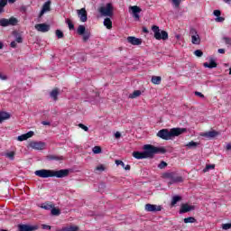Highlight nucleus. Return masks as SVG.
<instances>
[{"mask_svg": "<svg viewBox=\"0 0 231 231\" xmlns=\"http://www.w3.org/2000/svg\"><path fill=\"white\" fill-rule=\"evenodd\" d=\"M143 150L144 152H134V158H136V160H143V158H152V156L158 154V152H165V150H161L151 144H145Z\"/></svg>", "mask_w": 231, "mask_h": 231, "instance_id": "f257e3e1", "label": "nucleus"}, {"mask_svg": "<svg viewBox=\"0 0 231 231\" xmlns=\"http://www.w3.org/2000/svg\"><path fill=\"white\" fill-rule=\"evenodd\" d=\"M35 176L38 178H66L69 174V170H38L34 171Z\"/></svg>", "mask_w": 231, "mask_h": 231, "instance_id": "f03ea898", "label": "nucleus"}, {"mask_svg": "<svg viewBox=\"0 0 231 231\" xmlns=\"http://www.w3.org/2000/svg\"><path fill=\"white\" fill-rule=\"evenodd\" d=\"M183 133H187V128H171L170 131L167 129L160 130L157 133V136L162 138V140H171V138L174 136H180V134H183Z\"/></svg>", "mask_w": 231, "mask_h": 231, "instance_id": "7ed1b4c3", "label": "nucleus"}, {"mask_svg": "<svg viewBox=\"0 0 231 231\" xmlns=\"http://www.w3.org/2000/svg\"><path fill=\"white\" fill-rule=\"evenodd\" d=\"M152 31L153 32V37L156 41H167V39H169V33L166 31L161 30L157 25H152Z\"/></svg>", "mask_w": 231, "mask_h": 231, "instance_id": "20e7f679", "label": "nucleus"}, {"mask_svg": "<svg viewBox=\"0 0 231 231\" xmlns=\"http://www.w3.org/2000/svg\"><path fill=\"white\" fill-rule=\"evenodd\" d=\"M162 178L169 180V185H174V183H181V181H183V177L174 172H165Z\"/></svg>", "mask_w": 231, "mask_h": 231, "instance_id": "39448f33", "label": "nucleus"}, {"mask_svg": "<svg viewBox=\"0 0 231 231\" xmlns=\"http://www.w3.org/2000/svg\"><path fill=\"white\" fill-rule=\"evenodd\" d=\"M98 12L101 17H113V5L108 3L106 5L99 7Z\"/></svg>", "mask_w": 231, "mask_h": 231, "instance_id": "423d86ee", "label": "nucleus"}, {"mask_svg": "<svg viewBox=\"0 0 231 231\" xmlns=\"http://www.w3.org/2000/svg\"><path fill=\"white\" fill-rule=\"evenodd\" d=\"M189 33L191 35L192 44L199 45L201 43V38L199 37V34H198V31H196V29H190Z\"/></svg>", "mask_w": 231, "mask_h": 231, "instance_id": "0eeeda50", "label": "nucleus"}, {"mask_svg": "<svg viewBox=\"0 0 231 231\" xmlns=\"http://www.w3.org/2000/svg\"><path fill=\"white\" fill-rule=\"evenodd\" d=\"M78 17L81 23L88 22V11L86 8H81L77 10Z\"/></svg>", "mask_w": 231, "mask_h": 231, "instance_id": "6e6552de", "label": "nucleus"}, {"mask_svg": "<svg viewBox=\"0 0 231 231\" xmlns=\"http://www.w3.org/2000/svg\"><path fill=\"white\" fill-rule=\"evenodd\" d=\"M30 147L35 151H44L46 149V143L44 142H32L30 143Z\"/></svg>", "mask_w": 231, "mask_h": 231, "instance_id": "1a4fd4ad", "label": "nucleus"}, {"mask_svg": "<svg viewBox=\"0 0 231 231\" xmlns=\"http://www.w3.org/2000/svg\"><path fill=\"white\" fill-rule=\"evenodd\" d=\"M18 230L19 231H35V230H39V226L38 225L30 226L26 224H21L18 226Z\"/></svg>", "mask_w": 231, "mask_h": 231, "instance_id": "9d476101", "label": "nucleus"}, {"mask_svg": "<svg viewBox=\"0 0 231 231\" xmlns=\"http://www.w3.org/2000/svg\"><path fill=\"white\" fill-rule=\"evenodd\" d=\"M144 210L146 212H162V206L154 204H146L144 206Z\"/></svg>", "mask_w": 231, "mask_h": 231, "instance_id": "9b49d317", "label": "nucleus"}, {"mask_svg": "<svg viewBox=\"0 0 231 231\" xmlns=\"http://www.w3.org/2000/svg\"><path fill=\"white\" fill-rule=\"evenodd\" d=\"M129 10H131L132 15L135 19V21H140V12H142V9L137 5H134L130 6Z\"/></svg>", "mask_w": 231, "mask_h": 231, "instance_id": "f8f14e48", "label": "nucleus"}, {"mask_svg": "<svg viewBox=\"0 0 231 231\" xmlns=\"http://www.w3.org/2000/svg\"><path fill=\"white\" fill-rule=\"evenodd\" d=\"M37 32H41L42 33H46V32H50V25L46 23H38L34 26Z\"/></svg>", "mask_w": 231, "mask_h": 231, "instance_id": "ddd939ff", "label": "nucleus"}, {"mask_svg": "<svg viewBox=\"0 0 231 231\" xmlns=\"http://www.w3.org/2000/svg\"><path fill=\"white\" fill-rule=\"evenodd\" d=\"M201 136H204V138H208V140H212V138H216V136H219V132L213 130V131L201 134Z\"/></svg>", "mask_w": 231, "mask_h": 231, "instance_id": "4468645a", "label": "nucleus"}, {"mask_svg": "<svg viewBox=\"0 0 231 231\" xmlns=\"http://www.w3.org/2000/svg\"><path fill=\"white\" fill-rule=\"evenodd\" d=\"M127 42H129V44H133V46H140V44H142V39L134 36H129L127 37Z\"/></svg>", "mask_w": 231, "mask_h": 231, "instance_id": "2eb2a0df", "label": "nucleus"}, {"mask_svg": "<svg viewBox=\"0 0 231 231\" xmlns=\"http://www.w3.org/2000/svg\"><path fill=\"white\" fill-rule=\"evenodd\" d=\"M51 5V1H47L43 4L42 5V8L40 12V14H39V17H42L45 14L46 12H50L51 10V7L50 5Z\"/></svg>", "mask_w": 231, "mask_h": 231, "instance_id": "dca6fc26", "label": "nucleus"}, {"mask_svg": "<svg viewBox=\"0 0 231 231\" xmlns=\"http://www.w3.org/2000/svg\"><path fill=\"white\" fill-rule=\"evenodd\" d=\"M190 210H194V206H190L189 204H182L180 209V214H185L187 212H190Z\"/></svg>", "mask_w": 231, "mask_h": 231, "instance_id": "f3484780", "label": "nucleus"}, {"mask_svg": "<svg viewBox=\"0 0 231 231\" xmlns=\"http://www.w3.org/2000/svg\"><path fill=\"white\" fill-rule=\"evenodd\" d=\"M203 66L204 68H208L209 69H212L213 68H217V63H216V60H214V58H209V63L205 62Z\"/></svg>", "mask_w": 231, "mask_h": 231, "instance_id": "a211bd4d", "label": "nucleus"}, {"mask_svg": "<svg viewBox=\"0 0 231 231\" xmlns=\"http://www.w3.org/2000/svg\"><path fill=\"white\" fill-rule=\"evenodd\" d=\"M33 136V132L30 131L27 134H23L17 137L18 142H24V140H28V138H32Z\"/></svg>", "mask_w": 231, "mask_h": 231, "instance_id": "6ab92c4d", "label": "nucleus"}, {"mask_svg": "<svg viewBox=\"0 0 231 231\" xmlns=\"http://www.w3.org/2000/svg\"><path fill=\"white\" fill-rule=\"evenodd\" d=\"M56 231H79V226H64L62 228L56 229Z\"/></svg>", "mask_w": 231, "mask_h": 231, "instance_id": "aec40b11", "label": "nucleus"}, {"mask_svg": "<svg viewBox=\"0 0 231 231\" xmlns=\"http://www.w3.org/2000/svg\"><path fill=\"white\" fill-rule=\"evenodd\" d=\"M103 24L106 26V28H107V30H111V28H113V22L110 18H106L103 22Z\"/></svg>", "mask_w": 231, "mask_h": 231, "instance_id": "412c9836", "label": "nucleus"}, {"mask_svg": "<svg viewBox=\"0 0 231 231\" xmlns=\"http://www.w3.org/2000/svg\"><path fill=\"white\" fill-rule=\"evenodd\" d=\"M47 160H49L51 162L53 160H55L56 162H60V161L64 160V157L57 156V155H48Z\"/></svg>", "mask_w": 231, "mask_h": 231, "instance_id": "4be33fe9", "label": "nucleus"}, {"mask_svg": "<svg viewBox=\"0 0 231 231\" xmlns=\"http://www.w3.org/2000/svg\"><path fill=\"white\" fill-rule=\"evenodd\" d=\"M10 118V114L6 112H0V124L4 122V120H8Z\"/></svg>", "mask_w": 231, "mask_h": 231, "instance_id": "5701e85b", "label": "nucleus"}, {"mask_svg": "<svg viewBox=\"0 0 231 231\" xmlns=\"http://www.w3.org/2000/svg\"><path fill=\"white\" fill-rule=\"evenodd\" d=\"M152 84H155L157 86L162 84V77H160V76H152Z\"/></svg>", "mask_w": 231, "mask_h": 231, "instance_id": "b1692460", "label": "nucleus"}, {"mask_svg": "<svg viewBox=\"0 0 231 231\" xmlns=\"http://www.w3.org/2000/svg\"><path fill=\"white\" fill-rule=\"evenodd\" d=\"M86 26L84 25H79L77 29V33L78 35H84L86 33Z\"/></svg>", "mask_w": 231, "mask_h": 231, "instance_id": "393cba45", "label": "nucleus"}, {"mask_svg": "<svg viewBox=\"0 0 231 231\" xmlns=\"http://www.w3.org/2000/svg\"><path fill=\"white\" fill-rule=\"evenodd\" d=\"M198 145H199V143L191 141V142L188 143L185 146L188 147V149H196V147H198Z\"/></svg>", "mask_w": 231, "mask_h": 231, "instance_id": "a878e982", "label": "nucleus"}, {"mask_svg": "<svg viewBox=\"0 0 231 231\" xmlns=\"http://www.w3.org/2000/svg\"><path fill=\"white\" fill-rule=\"evenodd\" d=\"M8 5V0H0V14L5 12V6Z\"/></svg>", "mask_w": 231, "mask_h": 231, "instance_id": "bb28decb", "label": "nucleus"}, {"mask_svg": "<svg viewBox=\"0 0 231 231\" xmlns=\"http://www.w3.org/2000/svg\"><path fill=\"white\" fill-rule=\"evenodd\" d=\"M41 208H43L44 210H51V208H53V204L43 203L41 205Z\"/></svg>", "mask_w": 231, "mask_h": 231, "instance_id": "cd10ccee", "label": "nucleus"}, {"mask_svg": "<svg viewBox=\"0 0 231 231\" xmlns=\"http://www.w3.org/2000/svg\"><path fill=\"white\" fill-rule=\"evenodd\" d=\"M9 26H16L17 23H19V20L15 17H11L8 19Z\"/></svg>", "mask_w": 231, "mask_h": 231, "instance_id": "c85d7f7f", "label": "nucleus"}, {"mask_svg": "<svg viewBox=\"0 0 231 231\" xmlns=\"http://www.w3.org/2000/svg\"><path fill=\"white\" fill-rule=\"evenodd\" d=\"M51 214L52 216H60V210L59 208H56L55 206H53V208H51Z\"/></svg>", "mask_w": 231, "mask_h": 231, "instance_id": "c756f323", "label": "nucleus"}, {"mask_svg": "<svg viewBox=\"0 0 231 231\" xmlns=\"http://www.w3.org/2000/svg\"><path fill=\"white\" fill-rule=\"evenodd\" d=\"M57 97H59V90L58 89H53L51 92V98H52L53 100H57Z\"/></svg>", "mask_w": 231, "mask_h": 231, "instance_id": "7c9ffc66", "label": "nucleus"}, {"mask_svg": "<svg viewBox=\"0 0 231 231\" xmlns=\"http://www.w3.org/2000/svg\"><path fill=\"white\" fill-rule=\"evenodd\" d=\"M142 95V91L134 90L133 94H130L129 98H136Z\"/></svg>", "mask_w": 231, "mask_h": 231, "instance_id": "2f4dec72", "label": "nucleus"}, {"mask_svg": "<svg viewBox=\"0 0 231 231\" xmlns=\"http://www.w3.org/2000/svg\"><path fill=\"white\" fill-rule=\"evenodd\" d=\"M83 35V42H88L89 41V38L91 37V32L89 31H87Z\"/></svg>", "mask_w": 231, "mask_h": 231, "instance_id": "473e14b6", "label": "nucleus"}, {"mask_svg": "<svg viewBox=\"0 0 231 231\" xmlns=\"http://www.w3.org/2000/svg\"><path fill=\"white\" fill-rule=\"evenodd\" d=\"M0 26H3V27L9 26L8 19L6 18L0 19Z\"/></svg>", "mask_w": 231, "mask_h": 231, "instance_id": "72a5a7b5", "label": "nucleus"}, {"mask_svg": "<svg viewBox=\"0 0 231 231\" xmlns=\"http://www.w3.org/2000/svg\"><path fill=\"white\" fill-rule=\"evenodd\" d=\"M178 201H181V197L180 196H174L171 200V206L174 207Z\"/></svg>", "mask_w": 231, "mask_h": 231, "instance_id": "f704fd0d", "label": "nucleus"}, {"mask_svg": "<svg viewBox=\"0 0 231 231\" xmlns=\"http://www.w3.org/2000/svg\"><path fill=\"white\" fill-rule=\"evenodd\" d=\"M92 152H94V154H100V152H102V148L100 146H95L92 149Z\"/></svg>", "mask_w": 231, "mask_h": 231, "instance_id": "c9c22d12", "label": "nucleus"}, {"mask_svg": "<svg viewBox=\"0 0 231 231\" xmlns=\"http://www.w3.org/2000/svg\"><path fill=\"white\" fill-rule=\"evenodd\" d=\"M184 223H196V218L193 217H189L187 218H184Z\"/></svg>", "mask_w": 231, "mask_h": 231, "instance_id": "e433bc0d", "label": "nucleus"}, {"mask_svg": "<svg viewBox=\"0 0 231 231\" xmlns=\"http://www.w3.org/2000/svg\"><path fill=\"white\" fill-rule=\"evenodd\" d=\"M171 3L174 8H180V5H181V0H171Z\"/></svg>", "mask_w": 231, "mask_h": 231, "instance_id": "4c0bfd02", "label": "nucleus"}, {"mask_svg": "<svg viewBox=\"0 0 231 231\" xmlns=\"http://www.w3.org/2000/svg\"><path fill=\"white\" fill-rule=\"evenodd\" d=\"M66 23L69 26V30H75V25L73 24V23H71V20L67 19Z\"/></svg>", "mask_w": 231, "mask_h": 231, "instance_id": "58836bf2", "label": "nucleus"}, {"mask_svg": "<svg viewBox=\"0 0 231 231\" xmlns=\"http://www.w3.org/2000/svg\"><path fill=\"white\" fill-rule=\"evenodd\" d=\"M56 37H58V39H63L64 32H62V31H60V30H56Z\"/></svg>", "mask_w": 231, "mask_h": 231, "instance_id": "ea45409f", "label": "nucleus"}, {"mask_svg": "<svg viewBox=\"0 0 231 231\" xmlns=\"http://www.w3.org/2000/svg\"><path fill=\"white\" fill-rule=\"evenodd\" d=\"M222 39H223L224 42L226 44H227V46H231V38L224 36Z\"/></svg>", "mask_w": 231, "mask_h": 231, "instance_id": "a19ab883", "label": "nucleus"}, {"mask_svg": "<svg viewBox=\"0 0 231 231\" xmlns=\"http://www.w3.org/2000/svg\"><path fill=\"white\" fill-rule=\"evenodd\" d=\"M5 156H6L7 158H9V160H14V158H15V152H7V153L5 154Z\"/></svg>", "mask_w": 231, "mask_h": 231, "instance_id": "79ce46f5", "label": "nucleus"}, {"mask_svg": "<svg viewBox=\"0 0 231 231\" xmlns=\"http://www.w3.org/2000/svg\"><path fill=\"white\" fill-rule=\"evenodd\" d=\"M222 228H223V230H230L231 223L222 224Z\"/></svg>", "mask_w": 231, "mask_h": 231, "instance_id": "37998d69", "label": "nucleus"}, {"mask_svg": "<svg viewBox=\"0 0 231 231\" xmlns=\"http://www.w3.org/2000/svg\"><path fill=\"white\" fill-rule=\"evenodd\" d=\"M20 12H21L22 14H26V12H28V6H27V5H22V6L20 7Z\"/></svg>", "mask_w": 231, "mask_h": 231, "instance_id": "c03bdc74", "label": "nucleus"}, {"mask_svg": "<svg viewBox=\"0 0 231 231\" xmlns=\"http://www.w3.org/2000/svg\"><path fill=\"white\" fill-rule=\"evenodd\" d=\"M194 55H196V57H203V51H201V50H197L194 51Z\"/></svg>", "mask_w": 231, "mask_h": 231, "instance_id": "a18cd8bd", "label": "nucleus"}, {"mask_svg": "<svg viewBox=\"0 0 231 231\" xmlns=\"http://www.w3.org/2000/svg\"><path fill=\"white\" fill-rule=\"evenodd\" d=\"M165 167H167V162H161V163L158 164V168L159 169H165Z\"/></svg>", "mask_w": 231, "mask_h": 231, "instance_id": "49530a36", "label": "nucleus"}, {"mask_svg": "<svg viewBox=\"0 0 231 231\" xmlns=\"http://www.w3.org/2000/svg\"><path fill=\"white\" fill-rule=\"evenodd\" d=\"M79 127H80V129H83V131H86L87 133L88 131H89V128L86 126L84 124H79Z\"/></svg>", "mask_w": 231, "mask_h": 231, "instance_id": "de8ad7c7", "label": "nucleus"}, {"mask_svg": "<svg viewBox=\"0 0 231 231\" xmlns=\"http://www.w3.org/2000/svg\"><path fill=\"white\" fill-rule=\"evenodd\" d=\"M210 169H214V165L212 164H208L206 166V168L204 169V172H208V171H210Z\"/></svg>", "mask_w": 231, "mask_h": 231, "instance_id": "09e8293b", "label": "nucleus"}, {"mask_svg": "<svg viewBox=\"0 0 231 231\" xmlns=\"http://www.w3.org/2000/svg\"><path fill=\"white\" fill-rule=\"evenodd\" d=\"M42 228L43 230H51V226H48V225H46V224H42Z\"/></svg>", "mask_w": 231, "mask_h": 231, "instance_id": "8fccbe9b", "label": "nucleus"}, {"mask_svg": "<svg viewBox=\"0 0 231 231\" xmlns=\"http://www.w3.org/2000/svg\"><path fill=\"white\" fill-rule=\"evenodd\" d=\"M116 165H121L122 167H125V163L120 160H116Z\"/></svg>", "mask_w": 231, "mask_h": 231, "instance_id": "3c124183", "label": "nucleus"}, {"mask_svg": "<svg viewBox=\"0 0 231 231\" xmlns=\"http://www.w3.org/2000/svg\"><path fill=\"white\" fill-rule=\"evenodd\" d=\"M213 15H215V17H219V16H221V11H219V10H215V11L213 12Z\"/></svg>", "mask_w": 231, "mask_h": 231, "instance_id": "603ef678", "label": "nucleus"}, {"mask_svg": "<svg viewBox=\"0 0 231 231\" xmlns=\"http://www.w3.org/2000/svg\"><path fill=\"white\" fill-rule=\"evenodd\" d=\"M96 171H100L101 172L106 171V168L104 167V165H99L96 168Z\"/></svg>", "mask_w": 231, "mask_h": 231, "instance_id": "864d4df0", "label": "nucleus"}, {"mask_svg": "<svg viewBox=\"0 0 231 231\" xmlns=\"http://www.w3.org/2000/svg\"><path fill=\"white\" fill-rule=\"evenodd\" d=\"M215 21L217 23H223V21H225V18L221 17V16H217Z\"/></svg>", "mask_w": 231, "mask_h": 231, "instance_id": "5fc2aeb1", "label": "nucleus"}, {"mask_svg": "<svg viewBox=\"0 0 231 231\" xmlns=\"http://www.w3.org/2000/svg\"><path fill=\"white\" fill-rule=\"evenodd\" d=\"M16 42L21 43L23 42V37L21 35H17L15 38Z\"/></svg>", "mask_w": 231, "mask_h": 231, "instance_id": "6e6d98bb", "label": "nucleus"}, {"mask_svg": "<svg viewBox=\"0 0 231 231\" xmlns=\"http://www.w3.org/2000/svg\"><path fill=\"white\" fill-rule=\"evenodd\" d=\"M195 95L197 97H200V98H205V95H203L201 92H195Z\"/></svg>", "mask_w": 231, "mask_h": 231, "instance_id": "4d7b16f0", "label": "nucleus"}, {"mask_svg": "<svg viewBox=\"0 0 231 231\" xmlns=\"http://www.w3.org/2000/svg\"><path fill=\"white\" fill-rule=\"evenodd\" d=\"M0 79L1 80H7L8 77H6V75L0 74Z\"/></svg>", "mask_w": 231, "mask_h": 231, "instance_id": "13d9d810", "label": "nucleus"}, {"mask_svg": "<svg viewBox=\"0 0 231 231\" xmlns=\"http://www.w3.org/2000/svg\"><path fill=\"white\" fill-rule=\"evenodd\" d=\"M122 136V134H120V132H116L115 134V138H116V140H118V138H120Z\"/></svg>", "mask_w": 231, "mask_h": 231, "instance_id": "bf43d9fd", "label": "nucleus"}, {"mask_svg": "<svg viewBox=\"0 0 231 231\" xmlns=\"http://www.w3.org/2000/svg\"><path fill=\"white\" fill-rule=\"evenodd\" d=\"M123 169H125V171H131V165H129V164L125 165V167H123Z\"/></svg>", "mask_w": 231, "mask_h": 231, "instance_id": "052dcab7", "label": "nucleus"}, {"mask_svg": "<svg viewBox=\"0 0 231 231\" xmlns=\"http://www.w3.org/2000/svg\"><path fill=\"white\" fill-rule=\"evenodd\" d=\"M10 46H11V48H17V42H12Z\"/></svg>", "mask_w": 231, "mask_h": 231, "instance_id": "680f3d73", "label": "nucleus"}, {"mask_svg": "<svg viewBox=\"0 0 231 231\" xmlns=\"http://www.w3.org/2000/svg\"><path fill=\"white\" fill-rule=\"evenodd\" d=\"M217 51H218V53L224 54L225 49H218Z\"/></svg>", "mask_w": 231, "mask_h": 231, "instance_id": "e2e57ef3", "label": "nucleus"}, {"mask_svg": "<svg viewBox=\"0 0 231 231\" xmlns=\"http://www.w3.org/2000/svg\"><path fill=\"white\" fill-rule=\"evenodd\" d=\"M42 125H50V122L48 121H42Z\"/></svg>", "mask_w": 231, "mask_h": 231, "instance_id": "0e129e2a", "label": "nucleus"}, {"mask_svg": "<svg viewBox=\"0 0 231 231\" xmlns=\"http://www.w3.org/2000/svg\"><path fill=\"white\" fill-rule=\"evenodd\" d=\"M226 149L227 151H230L231 150V144L230 143H227L226 146Z\"/></svg>", "mask_w": 231, "mask_h": 231, "instance_id": "69168bd1", "label": "nucleus"}, {"mask_svg": "<svg viewBox=\"0 0 231 231\" xmlns=\"http://www.w3.org/2000/svg\"><path fill=\"white\" fill-rule=\"evenodd\" d=\"M224 3H226V5H230L231 0H224Z\"/></svg>", "mask_w": 231, "mask_h": 231, "instance_id": "338daca9", "label": "nucleus"}, {"mask_svg": "<svg viewBox=\"0 0 231 231\" xmlns=\"http://www.w3.org/2000/svg\"><path fill=\"white\" fill-rule=\"evenodd\" d=\"M143 32L144 33H149V31L147 30V28H143Z\"/></svg>", "mask_w": 231, "mask_h": 231, "instance_id": "774afa93", "label": "nucleus"}]
</instances>
